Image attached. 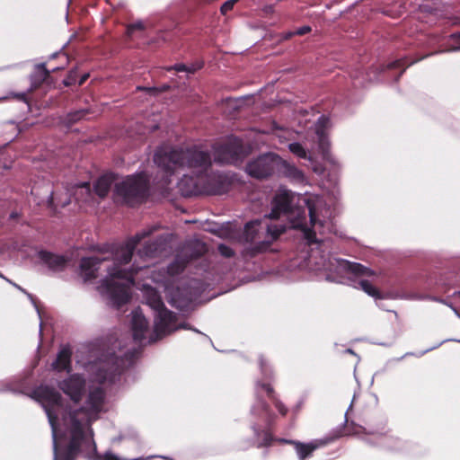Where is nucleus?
Instances as JSON below:
<instances>
[{
	"label": "nucleus",
	"mask_w": 460,
	"mask_h": 460,
	"mask_svg": "<svg viewBox=\"0 0 460 460\" xmlns=\"http://www.w3.org/2000/svg\"><path fill=\"white\" fill-rule=\"evenodd\" d=\"M154 162L170 175L179 170H191L194 175L184 174L178 182L179 190L183 197L202 195L203 173L212 166L208 151L197 146L181 148L164 146L157 148Z\"/></svg>",
	"instance_id": "1"
},
{
	"label": "nucleus",
	"mask_w": 460,
	"mask_h": 460,
	"mask_svg": "<svg viewBox=\"0 0 460 460\" xmlns=\"http://www.w3.org/2000/svg\"><path fill=\"white\" fill-rule=\"evenodd\" d=\"M151 233L152 231H145L136 234L125 245L116 251L112 266L107 267L108 276L102 280L98 287V290L102 294L107 295L117 308L127 304L130 299V296L128 291V285L118 283L114 279H124L129 285L135 283V276L142 267L132 265L129 269H124L122 266L130 262L137 245L142 239L151 234Z\"/></svg>",
	"instance_id": "2"
},
{
	"label": "nucleus",
	"mask_w": 460,
	"mask_h": 460,
	"mask_svg": "<svg viewBox=\"0 0 460 460\" xmlns=\"http://www.w3.org/2000/svg\"><path fill=\"white\" fill-rule=\"evenodd\" d=\"M148 191L149 181L143 173L128 176L114 186L115 198L129 207L144 203Z\"/></svg>",
	"instance_id": "3"
},
{
	"label": "nucleus",
	"mask_w": 460,
	"mask_h": 460,
	"mask_svg": "<svg viewBox=\"0 0 460 460\" xmlns=\"http://www.w3.org/2000/svg\"><path fill=\"white\" fill-rule=\"evenodd\" d=\"M104 402V393L102 388L97 387L89 393L87 404L89 407H81L75 411H70L63 416L64 422L68 425L70 436L75 424H78L84 433V427L90 426L93 415H97L102 409Z\"/></svg>",
	"instance_id": "4"
},
{
	"label": "nucleus",
	"mask_w": 460,
	"mask_h": 460,
	"mask_svg": "<svg viewBox=\"0 0 460 460\" xmlns=\"http://www.w3.org/2000/svg\"><path fill=\"white\" fill-rule=\"evenodd\" d=\"M215 161L219 164L238 165L252 153V147L243 139L230 136L213 146Z\"/></svg>",
	"instance_id": "5"
},
{
	"label": "nucleus",
	"mask_w": 460,
	"mask_h": 460,
	"mask_svg": "<svg viewBox=\"0 0 460 460\" xmlns=\"http://www.w3.org/2000/svg\"><path fill=\"white\" fill-rule=\"evenodd\" d=\"M42 403L49 418L53 437H58V411L62 408V397L59 392L48 385H40L33 392Z\"/></svg>",
	"instance_id": "6"
},
{
	"label": "nucleus",
	"mask_w": 460,
	"mask_h": 460,
	"mask_svg": "<svg viewBox=\"0 0 460 460\" xmlns=\"http://www.w3.org/2000/svg\"><path fill=\"white\" fill-rule=\"evenodd\" d=\"M207 252L206 244L200 242H193L184 246L174 260L168 265L167 273L172 276L181 274L189 262L199 259Z\"/></svg>",
	"instance_id": "7"
},
{
	"label": "nucleus",
	"mask_w": 460,
	"mask_h": 460,
	"mask_svg": "<svg viewBox=\"0 0 460 460\" xmlns=\"http://www.w3.org/2000/svg\"><path fill=\"white\" fill-rule=\"evenodd\" d=\"M279 155L274 153H266L250 161L246 164V172L252 178L267 179L277 172Z\"/></svg>",
	"instance_id": "8"
},
{
	"label": "nucleus",
	"mask_w": 460,
	"mask_h": 460,
	"mask_svg": "<svg viewBox=\"0 0 460 460\" xmlns=\"http://www.w3.org/2000/svg\"><path fill=\"white\" fill-rule=\"evenodd\" d=\"M85 439V434L78 424H75L72 436L66 447H61L58 442V437H53L54 460H75L80 451L81 444Z\"/></svg>",
	"instance_id": "9"
},
{
	"label": "nucleus",
	"mask_w": 460,
	"mask_h": 460,
	"mask_svg": "<svg viewBox=\"0 0 460 460\" xmlns=\"http://www.w3.org/2000/svg\"><path fill=\"white\" fill-rule=\"evenodd\" d=\"M137 354L138 350L137 349L126 351L123 357H119L114 352L108 354L102 367L100 368L104 372L103 377L108 379L120 375L128 365L133 363Z\"/></svg>",
	"instance_id": "10"
},
{
	"label": "nucleus",
	"mask_w": 460,
	"mask_h": 460,
	"mask_svg": "<svg viewBox=\"0 0 460 460\" xmlns=\"http://www.w3.org/2000/svg\"><path fill=\"white\" fill-rule=\"evenodd\" d=\"M202 195H221L228 192L232 187V180L219 172L203 173Z\"/></svg>",
	"instance_id": "11"
},
{
	"label": "nucleus",
	"mask_w": 460,
	"mask_h": 460,
	"mask_svg": "<svg viewBox=\"0 0 460 460\" xmlns=\"http://www.w3.org/2000/svg\"><path fill=\"white\" fill-rule=\"evenodd\" d=\"M177 315L166 307L158 311L155 314V332L157 337L161 338L170 334L177 330L176 327Z\"/></svg>",
	"instance_id": "12"
},
{
	"label": "nucleus",
	"mask_w": 460,
	"mask_h": 460,
	"mask_svg": "<svg viewBox=\"0 0 460 460\" xmlns=\"http://www.w3.org/2000/svg\"><path fill=\"white\" fill-rule=\"evenodd\" d=\"M64 394L68 395L74 402H79L85 390V380L78 375H72L58 385Z\"/></svg>",
	"instance_id": "13"
},
{
	"label": "nucleus",
	"mask_w": 460,
	"mask_h": 460,
	"mask_svg": "<svg viewBox=\"0 0 460 460\" xmlns=\"http://www.w3.org/2000/svg\"><path fill=\"white\" fill-rule=\"evenodd\" d=\"M293 196L290 191L284 190L278 193L272 201V208L269 214V218L278 219L281 214H288L291 211V203Z\"/></svg>",
	"instance_id": "14"
},
{
	"label": "nucleus",
	"mask_w": 460,
	"mask_h": 460,
	"mask_svg": "<svg viewBox=\"0 0 460 460\" xmlns=\"http://www.w3.org/2000/svg\"><path fill=\"white\" fill-rule=\"evenodd\" d=\"M58 69L60 68L55 67L50 71L46 67L45 63L36 65L30 76L31 90H36L44 84H46L47 85H50L52 84V77L50 76V73L56 72Z\"/></svg>",
	"instance_id": "15"
},
{
	"label": "nucleus",
	"mask_w": 460,
	"mask_h": 460,
	"mask_svg": "<svg viewBox=\"0 0 460 460\" xmlns=\"http://www.w3.org/2000/svg\"><path fill=\"white\" fill-rule=\"evenodd\" d=\"M38 257L52 271L64 270L69 262L68 257L58 255L45 250L40 251L38 252Z\"/></svg>",
	"instance_id": "16"
},
{
	"label": "nucleus",
	"mask_w": 460,
	"mask_h": 460,
	"mask_svg": "<svg viewBox=\"0 0 460 460\" xmlns=\"http://www.w3.org/2000/svg\"><path fill=\"white\" fill-rule=\"evenodd\" d=\"M106 258L97 256L83 257L80 261V271L85 281L94 279L98 277L97 270L102 263L106 261Z\"/></svg>",
	"instance_id": "17"
},
{
	"label": "nucleus",
	"mask_w": 460,
	"mask_h": 460,
	"mask_svg": "<svg viewBox=\"0 0 460 460\" xmlns=\"http://www.w3.org/2000/svg\"><path fill=\"white\" fill-rule=\"evenodd\" d=\"M131 329L133 339L136 341H142L146 339V333L148 330V322L143 315L140 308L132 313Z\"/></svg>",
	"instance_id": "18"
},
{
	"label": "nucleus",
	"mask_w": 460,
	"mask_h": 460,
	"mask_svg": "<svg viewBox=\"0 0 460 460\" xmlns=\"http://www.w3.org/2000/svg\"><path fill=\"white\" fill-rule=\"evenodd\" d=\"M116 175L112 172L105 173L100 176L93 183V191L100 198L104 199L107 197L111 185L116 181Z\"/></svg>",
	"instance_id": "19"
},
{
	"label": "nucleus",
	"mask_w": 460,
	"mask_h": 460,
	"mask_svg": "<svg viewBox=\"0 0 460 460\" xmlns=\"http://www.w3.org/2000/svg\"><path fill=\"white\" fill-rule=\"evenodd\" d=\"M166 238L164 236H158L154 241L146 243L142 250H140L141 255L155 258L161 256L163 252L166 249Z\"/></svg>",
	"instance_id": "20"
},
{
	"label": "nucleus",
	"mask_w": 460,
	"mask_h": 460,
	"mask_svg": "<svg viewBox=\"0 0 460 460\" xmlns=\"http://www.w3.org/2000/svg\"><path fill=\"white\" fill-rule=\"evenodd\" d=\"M295 181H302L304 173L296 165L288 163L286 160L279 156V163H278L277 172Z\"/></svg>",
	"instance_id": "21"
},
{
	"label": "nucleus",
	"mask_w": 460,
	"mask_h": 460,
	"mask_svg": "<svg viewBox=\"0 0 460 460\" xmlns=\"http://www.w3.org/2000/svg\"><path fill=\"white\" fill-rule=\"evenodd\" d=\"M281 443H287L294 446L296 452L300 460H305L307 457L311 456L313 452L318 447L316 444L314 443H302L300 441L295 440H288V439H280Z\"/></svg>",
	"instance_id": "22"
},
{
	"label": "nucleus",
	"mask_w": 460,
	"mask_h": 460,
	"mask_svg": "<svg viewBox=\"0 0 460 460\" xmlns=\"http://www.w3.org/2000/svg\"><path fill=\"white\" fill-rule=\"evenodd\" d=\"M72 351L68 347H64L58 352L56 360L53 362V368L58 371L71 370Z\"/></svg>",
	"instance_id": "23"
},
{
	"label": "nucleus",
	"mask_w": 460,
	"mask_h": 460,
	"mask_svg": "<svg viewBox=\"0 0 460 460\" xmlns=\"http://www.w3.org/2000/svg\"><path fill=\"white\" fill-rule=\"evenodd\" d=\"M272 241H262L246 247L243 252L245 258H254L257 255L266 252L270 250Z\"/></svg>",
	"instance_id": "24"
},
{
	"label": "nucleus",
	"mask_w": 460,
	"mask_h": 460,
	"mask_svg": "<svg viewBox=\"0 0 460 460\" xmlns=\"http://www.w3.org/2000/svg\"><path fill=\"white\" fill-rule=\"evenodd\" d=\"M146 304L155 312L166 307L161 296L155 290L150 289L146 294Z\"/></svg>",
	"instance_id": "25"
},
{
	"label": "nucleus",
	"mask_w": 460,
	"mask_h": 460,
	"mask_svg": "<svg viewBox=\"0 0 460 460\" xmlns=\"http://www.w3.org/2000/svg\"><path fill=\"white\" fill-rule=\"evenodd\" d=\"M259 226L260 221L258 220L250 221L245 224L243 235L246 242L252 243L256 239Z\"/></svg>",
	"instance_id": "26"
},
{
	"label": "nucleus",
	"mask_w": 460,
	"mask_h": 460,
	"mask_svg": "<svg viewBox=\"0 0 460 460\" xmlns=\"http://www.w3.org/2000/svg\"><path fill=\"white\" fill-rule=\"evenodd\" d=\"M347 269L349 272L353 273L356 276H372L374 272L358 262H347Z\"/></svg>",
	"instance_id": "27"
},
{
	"label": "nucleus",
	"mask_w": 460,
	"mask_h": 460,
	"mask_svg": "<svg viewBox=\"0 0 460 460\" xmlns=\"http://www.w3.org/2000/svg\"><path fill=\"white\" fill-rule=\"evenodd\" d=\"M358 284L362 290L366 292L368 296L377 299L383 298L379 289L374 287L368 280H360Z\"/></svg>",
	"instance_id": "28"
},
{
	"label": "nucleus",
	"mask_w": 460,
	"mask_h": 460,
	"mask_svg": "<svg viewBox=\"0 0 460 460\" xmlns=\"http://www.w3.org/2000/svg\"><path fill=\"white\" fill-rule=\"evenodd\" d=\"M319 150L324 159H328L330 155V147L331 144L329 139L323 133L319 135V142H318Z\"/></svg>",
	"instance_id": "29"
},
{
	"label": "nucleus",
	"mask_w": 460,
	"mask_h": 460,
	"mask_svg": "<svg viewBox=\"0 0 460 460\" xmlns=\"http://www.w3.org/2000/svg\"><path fill=\"white\" fill-rule=\"evenodd\" d=\"M86 114H88L87 110H78L72 111L66 115V121L67 124L73 125L77 121L81 120L82 119H84L86 116Z\"/></svg>",
	"instance_id": "30"
},
{
	"label": "nucleus",
	"mask_w": 460,
	"mask_h": 460,
	"mask_svg": "<svg viewBox=\"0 0 460 460\" xmlns=\"http://www.w3.org/2000/svg\"><path fill=\"white\" fill-rule=\"evenodd\" d=\"M289 151L299 158L307 159V153L305 147L297 142L290 143L288 145Z\"/></svg>",
	"instance_id": "31"
},
{
	"label": "nucleus",
	"mask_w": 460,
	"mask_h": 460,
	"mask_svg": "<svg viewBox=\"0 0 460 460\" xmlns=\"http://www.w3.org/2000/svg\"><path fill=\"white\" fill-rule=\"evenodd\" d=\"M402 444V441L398 438L393 436H385V446L386 449L390 451L399 450Z\"/></svg>",
	"instance_id": "32"
},
{
	"label": "nucleus",
	"mask_w": 460,
	"mask_h": 460,
	"mask_svg": "<svg viewBox=\"0 0 460 460\" xmlns=\"http://www.w3.org/2000/svg\"><path fill=\"white\" fill-rule=\"evenodd\" d=\"M285 231V227L280 226H267V233L269 235L271 236L270 241H276Z\"/></svg>",
	"instance_id": "33"
},
{
	"label": "nucleus",
	"mask_w": 460,
	"mask_h": 460,
	"mask_svg": "<svg viewBox=\"0 0 460 460\" xmlns=\"http://www.w3.org/2000/svg\"><path fill=\"white\" fill-rule=\"evenodd\" d=\"M77 76H78L77 69L76 68L71 69L68 72L66 77L63 80V84L65 86H72V85L75 84Z\"/></svg>",
	"instance_id": "34"
},
{
	"label": "nucleus",
	"mask_w": 460,
	"mask_h": 460,
	"mask_svg": "<svg viewBox=\"0 0 460 460\" xmlns=\"http://www.w3.org/2000/svg\"><path fill=\"white\" fill-rule=\"evenodd\" d=\"M348 431L345 433L346 435H350V434H360V433H364V434H372V432H368L367 431V429L361 425H357V424H354V423H351L350 427H348Z\"/></svg>",
	"instance_id": "35"
},
{
	"label": "nucleus",
	"mask_w": 460,
	"mask_h": 460,
	"mask_svg": "<svg viewBox=\"0 0 460 460\" xmlns=\"http://www.w3.org/2000/svg\"><path fill=\"white\" fill-rule=\"evenodd\" d=\"M145 24L144 22H133V23H130L128 25L127 27V34L128 36H132V34L136 31H144L145 30Z\"/></svg>",
	"instance_id": "36"
},
{
	"label": "nucleus",
	"mask_w": 460,
	"mask_h": 460,
	"mask_svg": "<svg viewBox=\"0 0 460 460\" xmlns=\"http://www.w3.org/2000/svg\"><path fill=\"white\" fill-rule=\"evenodd\" d=\"M218 252L225 258H232L234 255V250L226 244H220L218 246Z\"/></svg>",
	"instance_id": "37"
},
{
	"label": "nucleus",
	"mask_w": 460,
	"mask_h": 460,
	"mask_svg": "<svg viewBox=\"0 0 460 460\" xmlns=\"http://www.w3.org/2000/svg\"><path fill=\"white\" fill-rule=\"evenodd\" d=\"M271 402L282 416H286L288 414V408L278 397L274 398Z\"/></svg>",
	"instance_id": "38"
},
{
	"label": "nucleus",
	"mask_w": 460,
	"mask_h": 460,
	"mask_svg": "<svg viewBox=\"0 0 460 460\" xmlns=\"http://www.w3.org/2000/svg\"><path fill=\"white\" fill-rule=\"evenodd\" d=\"M238 0H228L225 2L220 7V13L222 15H226L229 11L233 10L234 4Z\"/></svg>",
	"instance_id": "39"
},
{
	"label": "nucleus",
	"mask_w": 460,
	"mask_h": 460,
	"mask_svg": "<svg viewBox=\"0 0 460 460\" xmlns=\"http://www.w3.org/2000/svg\"><path fill=\"white\" fill-rule=\"evenodd\" d=\"M273 437L269 430L263 432L262 441L258 445V447H270L272 444Z\"/></svg>",
	"instance_id": "40"
},
{
	"label": "nucleus",
	"mask_w": 460,
	"mask_h": 460,
	"mask_svg": "<svg viewBox=\"0 0 460 460\" xmlns=\"http://www.w3.org/2000/svg\"><path fill=\"white\" fill-rule=\"evenodd\" d=\"M411 64H412V62L411 63H408L406 59L402 58V59H397V60L390 63L388 65V67L391 68V69L403 67V70H404L405 67L409 66Z\"/></svg>",
	"instance_id": "41"
},
{
	"label": "nucleus",
	"mask_w": 460,
	"mask_h": 460,
	"mask_svg": "<svg viewBox=\"0 0 460 460\" xmlns=\"http://www.w3.org/2000/svg\"><path fill=\"white\" fill-rule=\"evenodd\" d=\"M204 66V62L201 60H197L190 65L187 66V73L194 74L197 71L200 70Z\"/></svg>",
	"instance_id": "42"
},
{
	"label": "nucleus",
	"mask_w": 460,
	"mask_h": 460,
	"mask_svg": "<svg viewBox=\"0 0 460 460\" xmlns=\"http://www.w3.org/2000/svg\"><path fill=\"white\" fill-rule=\"evenodd\" d=\"M261 387L265 393L267 394L268 397L272 401L274 398H276V394L274 391V388L271 386L270 384L262 383L261 384Z\"/></svg>",
	"instance_id": "43"
},
{
	"label": "nucleus",
	"mask_w": 460,
	"mask_h": 460,
	"mask_svg": "<svg viewBox=\"0 0 460 460\" xmlns=\"http://www.w3.org/2000/svg\"><path fill=\"white\" fill-rule=\"evenodd\" d=\"M97 460H120V458L112 452H105L103 455H97Z\"/></svg>",
	"instance_id": "44"
},
{
	"label": "nucleus",
	"mask_w": 460,
	"mask_h": 460,
	"mask_svg": "<svg viewBox=\"0 0 460 460\" xmlns=\"http://www.w3.org/2000/svg\"><path fill=\"white\" fill-rule=\"evenodd\" d=\"M308 210H309V217H310V223L313 226H314L317 223V217H316V212H315V208L313 205H308Z\"/></svg>",
	"instance_id": "45"
},
{
	"label": "nucleus",
	"mask_w": 460,
	"mask_h": 460,
	"mask_svg": "<svg viewBox=\"0 0 460 460\" xmlns=\"http://www.w3.org/2000/svg\"><path fill=\"white\" fill-rule=\"evenodd\" d=\"M167 71L174 70L176 72H187V65L185 64H175L174 66H168L165 68Z\"/></svg>",
	"instance_id": "46"
},
{
	"label": "nucleus",
	"mask_w": 460,
	"mask_h": 460,
	"mask_svg": "<svg viewBox=\"0 0 460 460\" xmlns=\"http://www.w3.org/2000/svg\"><path fill=\"white\" fill-rule=\"evenodd\" d=\"M310 31H311V27H309V26H303V27L297 29L295 31V34L296 35H299V36H303V35H305V34L309 33Z\"/></svg>",
	"instance_id": "47"
},
{
	"label": "nucleus",
	"mask_w": 460,
	"mask_h": 460,
	"mask_svg": "<svg viewBox=\"0 0 460 460\" xmlns=\"http://www.w3.org/2000/svg\"><path fill=\"white\" fill-rule=\"evenodd\" d=\"M80 188L85 190V191L88 193V194H91L92 192V187H91V183L86 181V182H83L81 185H80Z\"/></svg>",
	"instance_id": "48"
},
{
	"label": "nucleus",
	"mask_w": 460,
	"mask_h": 460,
	"mask_svg": "<svg viewBox=\"0 0 460 460\" xmlns=\"http://www.w3.org/2000/svg\"><path fill=\"white\" fill-rule=\"evenodd\" d=\"M89 76L90 75L88 73H84V75H82L78 80V85H83L87 81Z\"/></svg>",
	"instance_id": "49"
},
{
	"label": "nucleus",
	"mask_w": 460,
	"mask_h": 460,
	"mask_svg": "<svg viewBox=\"0 0 460 460\" xmlns=\"http://www.w3.org/2000/svg\"><path fill=\"white\" fill-rule=\"evenodd\" d=\"M449 39L454 41H460V31L450 34Z\"/></svg>",
	"instance_id": "50"
},
{
	"label": "nucleus",
	"mask_w": 460,
	"mask_h": 460,
	"mask_svg": "<svg viewBox=\"0 0 460 460\" xmlns=\"http://www.w3.org/2000/svg\"><path fill=\"white\" fill-rule=\"evenodd\" d=\"M305 234H306L307 239H308L310 242H312V243H313V242H314V241L313 240V237H314V238H315V233L309 231V232H307Z\"/></svg>",
	"instance_id": "51"
},
{
	"label": "nucleus",
	"mask_w": 460,
	"mask_h": 460,
	"mask_svg": "<svg viewBox=\"0 0 460 460\" xmlns=\"http://www.w3.org/2000/svg\"><path fill=\"white\" fill-rule=\"evenodd\" d=\"M16 98L20 101H24L26 99V94L25 93H18V94H16Z\"/></svg>",
	"instance_id": "52"
},
{
	"label": "nucleus",
	"mask_w": 460,
	"mask_h": 460,
	"mask_svg": "<svg viewBox=\"0 0 460 460\" xmlns=\"http://www.w3.org/2000/svg\"><path fill=\"white\" fill-rule=\"evenodd\" d=\"M262 408L266 412H269L270 411V405L267 402L262 403Z\"/></svg>",
	"instance_id": "53"
},
{
	"label": "nucleus",
	"mask_w": 460,
	"mask_h": 460,
	"mask_svg": "<svg viewBox=\"0 0 460 460\" xmlns=\"http://www.w3.org/2000/svg\"><path fill=\"white\" fill-rule=\"evenodd\" d=\"M293 35H296V34H295V31H294V32H288V33L286 35V37H285V38H286V39H289V38H291Z\"/></svg>",
	"instance_id": "54"
},
{
	"label": "nucleus",
	"mask_w": 460,
	"mask_h": 460,
	"mask_svg": "<svg viewBox=\"0 0 460 460\" xmlns=\"http://www.w3.org/2000/svg\"><path fill=\"white\" fill-rule=\"evenodd\" d=\"M16 217H17V214H16V213H12V214H11V217H12V218H15Z\"/></svg>",
	"instance_id": "55"
},
{
	"label": "nucleus",
	"mask_w": 460,
	"mask_h": 460,
	"mask_svg": "<svg viewBox=\"0 0 460 460\" xmlns=\"http://www.w3.org/2000/svg\"><path fill=\"white\" fill-rule=\"evenodd\" d=\"M148 91H150V92H156V88H148Z\"/></svg>",
	"instance_id": "56"
},
{
	"label": "nucleus",
	"mask_w": 460,
	"mask_h": 460,
	"mask_svg": "<svg viewBox=\"0 0 460 460\" xmlns=\"http://www.w3.org/2000/svg\"><path fill=\"white\" fill-rule=\"evenodd\" d=\"M272 10V6H270L268 9V12H270Z\"/></svg>",
	"instance_id": "57"
},
{
	"label": "nucleus",
	"mask_w": 460,
	"mask_h": 460,
	"mask_svg": "<svg viewBox=\"0 0 460 460\" xmlns=\"http://www.w3.org/2000/svg\"><path fill=\"white\" fill-rule=\"evenodd\" d=\"M272 10V6H270L268 9V12H270Z\"/></svg>",
	"instance_id": "58"
},
{
	"label": "nucleus",
	"mask_w": 460,
	"mask_h": 460,
	"mask_svg": "<svg viewBox=\"0 0 460 460\" xmlns=\"http://www.w3.org/2000/svg\"><path fill=\"white\" fill-rule=\"evenodd\" d=\"M182 305H183L179 304V305H177L176 306H178V307H181Z\"/></svg>",
	"instance_id": "59"
},
{
	"label": "nucleus",
	"mask_w": 460,
	"mask_h": 460,
	"mask_svg": "<svg viewBox=\"0 0 460 460\" xmlns=\"http://www.w3.org/2000/svg\"><path fill=\"white\" fill-rule=\"evenodd\" d=\"M164 460V459H163Z\"/></svg>",
	"instance_id": "60"
}]
</instances>
